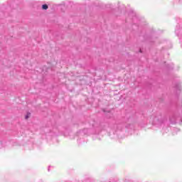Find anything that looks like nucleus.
<instances>
[{
  "instance_id": "obj_1",
  "label": "nucleus",
  "mask_w": 182,
  "mask_h": 182,
  "mask_svg": "<svg viewBox=\"0 0 182 182\" xmlns=\"http://www.w3.org/2000/svg\"><path fill=\"white\" fill-rule=\"evenodd\" d=\"M48 6L47 4H43V5L42 6V9L46 10V9H48Z\"/></svg>"
},
{
  "instance_id": "obj_2",
  "label": "nucleus",
  "mask_w": 182,
  "mask_h": 182,
  "mask_svg": "<svg viewBox=\"0 0 182 182\" xmlns=\"http://www.w3.org/2000/svg\"><path fill=\"white\" fill-rule=\"evenodd\" d=\"M30 114L26 116V119H28L29 117Z\"/></svg>"
}]
</instances>
